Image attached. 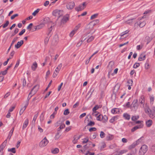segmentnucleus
<instances>
[{
	"mask_svg": "<svg viewBox=\"0 0 155 155\" xmlns=\"http://www.w3.org/2000/svg\"><path fill=\"white\" fill-rule=\"evenodd\" d=\"M146 106V108H144V110L146 113H147L149 116L151 118H153L155 117V112L153 110H151L149 107L147 106V104H145Z\"/></svg>",
	"mask_w": 155,
	"mask_h": 155,
	"instance_id": "nucleus-1",
	"label": "nucleus"
},
{
	"mask_svg": "<svg viewBox=\"0 0 155 155\" xmlns=\"http://www.w3.org/2000/svg\"><path fill=\"white\" fill-rule=\"evenodd\" d=\"M148 150L147 146L146 145H143L140 148L139 152V155H144Z\"/></svg>",
	"mask_w": 155,
	"mask_h": 155,
	"instance_id": "nucleus-2",
	"label": "nucleus"
},
{
	"mask_svg": "<svg viewBox=\"0 0 155 155\" xmlns=\"http://www.w3.org/2000/svg\"><path fill=\"white\" fill-rule=\"evenodd\" d=\"M52 15L53 16L56 17L58 18L63 15V11L61 10L56 9L53 11Z\"/></svg>",
	"mask_w": 155,
	"mask_h": 155,
	"instance_id": "nucleus-3",
	"label": "nucleus"
},
{
	"mask_svg": "<svg viewBox=\"0 0 155 155\" xmlns=\"http://www.w3.org/2000/svg\"><path fill=\"white\" fill-rule=\"evenodd\" d=\"M137 99L134 100L131 105V108L133 110H136L138 108V104Z\"/></svg>",
	"mask_w": 155,
	"mask_h": 155,
	"instance_id": "nucleus-4",
	"label": "nucleus"
},
{
	"mask_svg": "<svg viewBox=\"0 0 155 155\" xmlns=\"http://www.w3.org/2000/svg\"><path fill=\"white\" fill-rule=\"evenodd\" d=\"M142 138L141 137L130 145L129 147V149H131L134 148L136 146L138 145L140 143L142 142Z\"/></svg>",
	"mask_w": 155,
	"mask_h": 155,
	"instance_id": "nucleus-5",
	"label": "nucleus"
},
{
	"mask_svg": "<svg viewBox=\"0 0 155 155\" xmlns=\"http://www.w3.org/2000/svg\"><path fill=\"white\" fill-rule=\"evenodd\" d=\"M48 140L47 139L46 137H45L40 143L39 146L41 147H44L48 144Z\"/></svg>",
	"mask_w": 155,
	"mask_h": 155,
	"instance_id": "nucleus-6",
	"label": "nucleus"
},
{
	"mask_svg": "<svg viewBox=\"0 0 155 155\" xmlns=\"http://www.w3.org/2000/svg\"><path fill=\"white\" fill-rule=\"evenodd\" d=\"M139 102L140 104V107L144 108V109L145 108L144 107V105L145 104V99L143 95H142L141 96L139 100Z\"/></svg>",
	"mask_w": 155,
	"mask_h": 155,
	"instance_id": "nucleus-7",
	"label": "nucleus"
},
{
	"mask_svg": "<svg viewBox=\"0 0 155 155\" xmlns=\"http://www.w3.org/2000/svg\"><path fill=\"white\" fill-rule=\"evenodd\" d=\"M75 6V3L74 2H70L66 5L67 8L69 10L72 9Z\"/></svg>",
	"mask_w": 155,
	"mask_h": 155,
	"instance_id": "nucleus-8",
	"label": "nucleus"
},
{
	"mask_svg": "<svg viewBox=\"0 0 155 155\" xmlns=\"http://www.w3.org/2000/svg\"><path fill=\"white\" fill-rule=\"evenodd\" d=\"M39 88V86L37 85H35L32 89L30 92L29 94V95L32 94V95L34 94L37 91Z\"/></svg>",
	"mask_w": 155,
	"mask_h": 155,
	"instance_id": "nucleus-9",
	"label": "nucleus"
},
{
	"mask_svg": "<svg viewBox=\"0 0 155 155\" xmlns=\"http://www.w3.org/2000/svg\"><path fill=\"white\" fill-rule=\"evenodd\" d=\"M96 22V24H97L99 23V20L98 19H96L95 20H94L92 22H91L88 25V27L89 28H91L90 31L88 33H90L91 32L92 30H93V26L92 25H91V23H92L93 22Z\"/></svg>",
	"mask_w": 155,
	"mask_h": 155,
	"instance_id": "nucleus-10",
	"label": "nucleus"
},
{
	"mask_svg": "<svg viewBox=\"0 0 155 155\" xmlns=\"http://www.w3.org/2000/svg\"><path fill=\"white\" fill-rule=\"evenodd\" d=\"M143 127V125L142 124H140L139 125L133 127L131 130V131L132 132H134L137 130L138 129L142 128Z\"/></svg>",
	"mask_w": 155,
	"mask_h": 155,
	"instance_id": "nucleus-11",
	"label": "nucleus"
},
{
	"mask_svg": "<svg viewBox=\"0 0 155 155\" xmlns=\"http://www.w3.org/2000/svg\"><path fill=\"white\" fill-rule=\"evenodd\" d=\"M45 26L44 24H41L39 25L34 26V28L35 29L33 31H36L42 28Z\"/></svg>",
	"mask_w": 155,
	"mask_h": 155,
	"instance_id": "nucleus-12",
	"label": "nucleus"
},
{
	"mask_svg": "<svg viewBox=\"0 0 155 155\" xmlns=\"http://www.w3.org/2000/svg\"><path fill=\"white\" fill-rule=\"evenodd\" d=\"M54 26H51L49 28L47 31V34L48 36L51 37L52 34V31Z\"/></svg>",
	"mask_w": 155,
	"mask_h": 155,
	"instance_id": "nucleus-13",
	"label": "nucleus"
},
{
	"mask_svg": "<svg viewBox=\"0 0 155 155\" xmlns=\"http://www.w3.org/2000/svg\"><path fill=\"white\" fill-rule=\"evenodd\" d=\"M114 62L113 61H111L109 62L108 67L110 70L114 68Z\"/></svg>",
	"mask_w": 155,
	"mask_h": 155,
	"instance_id": "nucleus-14",
	"label": "nucleus"
},
{
	"mask_svg": "<svg viewBox=\"0 0 155 155\" xmlns=\"http://www.w3.org/2000/svg\"><path fill=\"white\" fill-rule=\"evenodd\" d=\"M24 42L23 40L18 41L17 44L15 46V47L17 49L19 48L23 44Z\"/></svg>",
	"mask_w": 155,
	"mask_h": 155,
	"instance_id": "nucleus-15",
	"label": "nucleus"
},
{
	"mask_svg": "<svg viewBox=\"0 0 155 155\" xmlns=\"http://www.w3.org/2000/svg\"><path fill=\"white\" fill-rule=\"evenodd\" d=\"M18 39V37H15V38H14L13 39V41H12V43H11L10 46V47H9V48H8V49L7 50V54H8V53L9 52L10 50V49H11V48L12 47V46L13 45V44L14 43V42L16 41Z\"/></svg>",
	"mask_w": 155,
	"mask_h": 155,
	"instance_id": "nucleus-16",
	"label": "nucleus"
},
{
	"mask_svg": "<svg viewBox=\"0 0 155 155\" xmlns=\"http://www.w3.org/2000/svg\"><path fill=\"white\" fill-rule=\"evenodd\" d=\"M94 39V37L93 36H88L85 39H87V43H89L92 41Z\"/></svg>",
	"mask_w": 155,
	"mask_h": 155,
	"instance_id": "nucleus-17",
	"label": "nucleus"
},
{
	"mask_svg": "<svg viewBox=\"0 0 155 155\" xmlns=\"http://www.w3.org/2000/svg\"><path fill=\"white\" fill-rule=\"evenodd\" d=\"M7 143V140H6L1 145L0 147V150L3 151V149L5 147Z\"/></svg>",
	"mask_w": 155,
	"mask_h": 155,
	"instance_id": "nucleus-18",
	"label": "nucleus"
},
{
	"mask_svg": "<svg viewBox=\"0 0 155 155\" xmlns=\"http://www.w3.org/2000/svg\"><path fill=\"white\" fill-rule=\"evenodd\" d=\"M75 8L76 11L79 12L83 10L84 8L83 6H82L81 4L79 5L78 6L76 7Z\"/></svg>",
	"mask_w": 155,
	"mask_h": 155,
	"instance_id": "nucleus-19",
	"label": "nucleus"
},
{
	"mask_svg": "<svg viewBox=\"0 0 155 155\" xmlns=\"http://www.w3.org/2000/svg\"><path fill=\"white\" fill-rule=\"evenodd\" d=\"M62 66V63L60 64L59 65H58L57 67L55 69L54 71L58 73L59 71L61 68Z\"/></svg>",
	"mask_w": 155,
	"mask_h": 155,
	"instance_id": "nucleus-20",
	"label": "nucleus"
},
{
	"mask_svg": "<svg viewBox=\"0 0 155 155\" xmlns=\"http://www.w3.org/2000/svg\"><path fill=\"white\" fill-rule=\"evenodd\" d=\"M146 55L144 54H141L138 58V60L140 61H143L145 59Z\"/></svg>",
	"mask_w": 155,
	"mask_h": 155,
	"instance_id": "nucleus-21",
	"label": "nucleus"
},
{
	"mask_svg": "<svg viewBox=\"0 0 155 155\" xmlns=\"http://www.w3.org/2000/svg\"><path fill=\"white\" fill-rule=\"evenodd\" d=\"M28 124V120L27 119L24 121L23 123V126L22 127L23 130L25 129L26 127H27Z\"/></svg>",
	"mask_w": 155,
	"mask_h": 155,
	"instance_id": "nucleus-22",
	"label": "nucleus"
},
{
	"mask_svg": "<svg viewBox=\"0 0 155 155\" xmlns=\"http://www.w3.org/2000/svg\"><path fill=\"white\" fill-rule=\"evenodd\" d=\"M69 17L64 16L63 17L61 21V22L63 24L66 23L69 20Z\"/></svg>",
	"mask_w": 155,
	"mask_h": 155,
	"instance_id": "nucleus-23",
	"label": "nucleus"
},
{
	"mask_svg": "<svg viewBox=\"0 0 155 155\" xmlns=\"http://www.w3.org/2000/svg\"><path fill=\"white\" fill-rule=\"evenodd\" d=\"M108 120V117L106 115L103 116L102 115L101 121L103 123H105Z\"/></svg>",
	"mask_w": 155,
	"mask_h": 155,
	"instance_id": "nucleus-24",
	"label": "nucleus"
},
{
	"mask_svg": "<svg viewBox=\"0 0 155 155\" xmlns=\"http://www.w3.org/2000/svg\"><path fill=\"white\" fill-rule=\"evenodd\" d=\"M123 117L126 120H129L130 119V115L127 113H124L123 114Z\"/></svg>",
	"mask_w": 155,
	"mask_h": 155,
	"instance_id": "nucleus-25",
	"label": "nucleus"
},
{
	"mask_svg": "<svg viewBox=\"0 0 155 155\" xmlns=\"http://www.w3.org/2000/svg\"><path fill=\"white\" fill-rule=\"evenodd\" d=\"M146 124L147 127H150L152 124V121L151 120H149L146 121Z\"/></svg>",
	"mask_w": 155,
	"mask_h": 155,
	"instance_id": "nucleus-26",
	"label": "nucleus"
},
{
	"mask_svg": "<svg viewBox=\"0 0 155 155\" xmlns=\"http://www.w3.org/2000/svg\"><path fill=\"white\" fill-rule=\"evenodd\" d=\"M14 129V127H13L12 128L11 130L9 132V134H8V138H9V139H10L11 137V136L13 134Z\"/></svg>",
	"mask_w": 155,
	"mask_h": 155,
	"instance_id": "nucleus-27",
	"label": "nucleus"
},
{
	"mask_svg": "<svg viewBox=\"0 0 155 155\" xmlns=\"http://www.w3.org/2000/svg\"><path fill=\"white\" fill-rule=\"evenodd\" d=\"M37 67V64L36 61H35L33 63L32 65L31 66L32 69L33 71H35V70L36 68Z\"/></svg>",
	"mask_w": 155,
	"mask_h": 155,
	"instance_id": "nucleus-28",
	"label": "nucleus"
},
{
	"mask_svg": "<svg viewBox=\"0 0 155 155\" xmlns=\"http://www.w3.org/2000/svg\"><path fill=\"white\" fill-rule=\"evenodd\" d=\"M114 138V136L113 135L109 134L106 137V140H112Z\"/></svg>",
	"mask_w": 155,
	"mask_h": 155,
	"instance_id": "nucleus-29",
	"label": "nucleus"
},
{
	"mask_svg": "<svg viewBox=\"0 0 155 155\" xmlns=\"http://www.w3.org/2000/svg\"><path fill=\"white\" fill-rule=\"evenodd\" d=\"M101 106L100 105H96L93 108L92 110L93 112L94 113H96V110L98 109L99 108H101Z\"/></svg>",
	"mask_w": 155,
	"mask_h": 155,
	"instance_id": "nucleus-30",
	"label": "nucleus"
},
{
	"mask_svg": "<svg viewBox=\"0 0 155 155\" xmlns=\"http://www.w3.org/2000/svg\"><path fill=\"white\" fill-rule=\"evenodd\" d=\"M134 19H135V18H133L130 19L128 20L127 21H125V23L127 24H128L130 25H131L133 22V20Z\"/></svg>",
	"mask_w": 155,
	"mask_h": 155,
	"instance_id": "nucleus-31",
	"label": "nucleus"
},
{
	"mask_svg": "<svg viewBox=\"0 0 155 155\" xmlns=\"http://www.w3.org/2000/svg\"><path fill=\"white\" fill-rule=\"evenodd\" d=\"M137 23L140 27L141 28L143 27L146 24V22L144 21H143L140 23L139 24L138 22H137Z\"/></svg>",
	"mask_w": 155,
	"mask_h": 155,
	"instance_id": "nucleus-32",
	"label": "nucleus"
},
{
	"mask_svg": "<svg viewBox=\"0 0 155 155\" xmlns=\"http://www.w3.org/2000/svg\"><path fill=\"white\" fill-rule=\"evenodd\" d=\"M129 31L128 30H126L121 33L120 34L121 37L120 39H123L124 38H123L124 36L126 34H127L129 32Z\"/></svg>",
	"mask_w": 155,
	"mask_h": 155,
	"instance_id": "nucleus-33",
	"label": "nucleus"
},
{
	"mask_svg": "<svg viewBox=\"0 0 155 155\" xmlns=\"http://www.w3.org/2000/svg\"><path fill=\"white\" fill-rule=\"evenodd\" d=\"M95 122L93 121H90L87 124V126H92L95 125Z\"/></svg>",
	"mask_w": 155,
	"mask_h": 155,
	"instance_id": "nucleus-34",
	"label": "nucleus"
},
{
	"mask_svg": "<svg viewBox=\"0 0 155 155\" xmlns=\"http://www.w3.org/2000/svg\"><path fill=\"white\" fill-rule=\"evenodd\" d=\"M118 112H119V109L117 108H114L111 110V112L113 114H117Z\"/></svg>",
	"mask_w": 155,
	"mask_h": 155,
	"instance_id": "nucleus-35",
	"label": "nucleus"
},
{
	"mask_svg": "<svg viewBox=\"0 0 155 155\" xmlns=\"http://www.w3.org/2000/svg\"><path fill=\"white\" fill-rule=\"evenodd\" d=\"M150 104L152 105L154 103V97L153 96H150Z\"/></svg>",
	"mask_w": 155,
	"mask_h": 155,
	"instance_id": "nucleus-36",
	"label": "nucleus"
},
{
	"mask_svg": "<svg viewBox=\"0 0 155 155\" xmlns=\"http://www.w3.org/2000/svg\"><path fill=\"white\" fill-rule=\"evenodd\" d=\"M59 151V149L58 148H55L53 150H51L52 153L53 154H56Z\"/></svg>",
	"mask_w": 155,
	"mask_h": 155,
	"instance_id": "nucleus-37",
	"label": "nucleus"
},
{
	"mask_svg": "<svg viewBox=\"0 0 155 155\" xmlns=\"http://www.w3.org/2000/svg\"><path fill=\"white\" fill-rule=\"evenodd\" d=\"M40 10V9L38 8L32 13V15H33L34 16H35L39 12Z\"/></svg>",
	"mask_w": 155,
	"mask_h": 155,
	"instance_id": "nucleus-38",
	"label": "nucleus"
},
{
	"mask_svg": "<svg viewBox=\"0 0 155 155\" xmlns=\"http://www.w3.org/2000/svg\"><path fill=\"white\" fill-rule=\"evenodd\" d=\"M139 118L138 116H133L131 118V119L133 121H135Z\"/></svg>",
	"mask_w": 155,
	"mask_h": 155,
	"instance_id": "nucleus-39",
	"label": "nucleus"
},
{
	"mask_svg": "<svg viewBox=\"0 0 155 155\" xmlns=\"http://www.w3.org/2000/svg\"><path fill=\"white\" fill-rule=\"evenodd\" d=\"M147 40V45L148 44V43L152 40V38H150L148 36H147L145 38Z\"/></svg>",
	"mask_w": 155,
	"mask_h": 155,
	"instance_id": "nucleus-40",
	"label": "nucleus"
},
{
	"mask_svg": "<svg viewBox=\"0 0 155 155\" xmlns=\"http://www.w3.org/2000/svg\"><path fill=\"white\" fill-rule=\"evenodd\" d=\"M127 152V151L125 150H122L120 151L119 152H117L118 155H121L122 154L125 153Z\"/></svg>",
	"mask_w": 155,
	"mask_h": 155,
	"instance_id": "nucleus-41",
	"label": "nucleus"
},
{
	"mask_svg": "<svg viewBox=\"0 0 155 155\" xmlns=\"http://www.w3.org/2000/svg\"><path fill=\"white\" fill-rule=\"evenodd\" d=\"M8 151L11 152L13 153H15L16 152V151H15V148H12L11 149L9 148L8 149Z\"/></svg>",
	"mask_w": 155,
	"mask_h": 155,
	"instance_id": "nucleus-42",
	"label": "nucleus"
},
{
	"mask_svg": "<svg viewBox=\"0 0 155 155\" xmlns=\"http://www.w3.org/2000/svg\"><path fill=\"white\" fill-rule=\"evenodd\" d=\"M69 113L70 112L69 111V109H67L64 111L63 114L64 115H66L69 114Z\"/></svg>",
	"mask_w": 155,
	"mask_h": 155,
	"instance_id": "nucleus-43",
	"label": "nucleus"
},
{
	"mask_svg": "<svg viewBox=\"0 0 155 155\" xmlns=\"http://www.w3.org/2000/svg\"><path fill=\"white\" fill-rule=\"evenodd\" d=\"M51 37L47 36V37L45 39V44H47L49 41V39Z\"/></svg>",
	"mask_w": 155,
	"mask_h": 155,
	"instance_id": "nucleus-44",
	"label": "nucleus"
},
{
	"mask_svg": "<svg viewBox=\"0 0 155 155\" xmlns=\"http://www.w3.org/2000/svg\"><path fill=\"white\" fill-rule=\"evenodd\" d=\"M81 26L80 24H78L77 25L74 29V30L76 32L78 29L80 28Z\"/></svg>",
	"mask_w": 155,
	"mask_h": 155,
	"instance_id": "nucleus-45",
	"label": "nucleus"
},
{
	"mask_svg": "<svg viewBox=\"0 0 155 155\" xmlns=\"http://www.w3.org/2000/svg\"><path fill=\"white\" fill-rule=\"evenodd\" d=\"M102 115L100 114L97 117L96 119L97 120L101 121Z\"/></svg>",
	"mask_w": 155,
	"mask_h": 155,
	"instance_id": "nucleus-46",
	"label": "nucleus"
},
{
	"mask_svg": "<svg viewBox=\"0 0 155 155\" xmlns=\"http://www.w3.org/2000/svg\"><path fill=\"white\" fill-rule=\"evenodd\" d=\"M100 136L101 138H104L105 136V134L104 132L102 131H101L100 134Z\"/></svg>",
	"mask_w": 155,
	"mask_h": 155,
	"instance_id": "nucleus-47",
	"label": "nucleus"
},
{
	"mask_svg": "<svg viewBox=\"0 0 155 155\" xmlns=\"http://www.w3.org/2000/svg\"><path fill=\"white\" fill-rule=\"evenodd\" d=\"M9 24V21H7L6 23L4 25H2V27L3 28H5L7 27Z\"/></svg>",
	"mask_w": 155,
	"mask_h": 155,
	"instance_id": "nucleus-48",
	"label": "nucleus"
},
{
	"mask_svg": "<svg viewBox=\"0 0 155 155\" xmlns=\"http://www.w3.org/2000/svg\"><path fill=\"white\" fill-rule=\"evenodd\" d=\"M127 83L128 84V85L132 86L133 84V81L132 80L130 79L127 81Z\"/></svg>",
	"mask_w": 155,
	"mask_h": 155,
	"instance_id": "nucleus-49",
	"label": "nucleus"
},
{
	"mask_svg": "<svg viewBox=\"0 0 155 155\" xmlns=\"http://www.w3.org/2000/svg\"><path fill=\"white\" fill-rule=\"evenodd\" d=\"M98 15V14H95L92 15L91 17V19H93L96 18Z\"/></svg>",
	"mask_w": 155,
	"mask_h": 155,
	"instance_id": "nucleus-50",
	"label": "nucleus"
},
{
	"mask_svg": "<svg viewBox=\"0 0 155 155\" xmlns=\"http://www.w3.org/2000/svg\"><path fill=\"white\" fill-rule=\"evenodd\" d=\"M140 64L138 63H136L133 66V68H136L140 66Z\"/></svg>",
	"mask_w": 155,
	"mask_h": 155,
	"instance_id": "nucleus-51",
	"label": "nucleus"
},
{
	"mask_svg": "<svg viewBox=\"0 0 155 155\" xmlns=\"http://www.w3.org/2000/svg\"><path fill=\"white\" fill-rule=\"evenodd\" d=\"M83 140H84L82 141V143H86L88 142L89 139L88 137L84 138Z\"/></svg>",
	"mask_w": 155,
	"mask_h": 155,
	"instance_id": "nucleus-52",
	"label": "nucleus"
},
{
	"mask_svg": "<svg viewBox=\"0 0 155 155\" xmlns=\"http://www.w3.org/2000/svg\"><path fill=\"white\" fill-rule=\"evenodd\" d=\"M145 68L147 69H148L150 68V65L148 63L146 62L145 64Z\"/></svg>",
	"mask_w": 155,
	"mask_h": 155,
	"instance_id": "nucleus-53",
	"label": "nucleus"
},
{
	"mask_svg": "<svg viewBox=\"0 0 155 155\" xmlns=\"http://www.w3.org/2000/svg\"><path fill=\"white\" fill-rule=\"evenodd\" d=\"M143 46V45H138L137 46V49L138 50H139L142 48Z\"/></svg>",
	"mask_w": 155,
	"mask_h": 155,
	"instance_id": "nucleus-54",
	"label": "nucleus"
},
{
	"mask_svg": "<svg viewBox=\"0 0 155 155\" xmlns=\"http://www.w3.org/2000/svg\"><path fill=\"white\" fill-rule=\"evenodd\" d=\"M76 32L73 30L70 33L69 35L71 37H72Z\"/></svg>",
	"mask_w": 155,
	"mask_h": 155,
	"instance_id": "nucleus-55",
	"label": "nucleus"
},
{
	"mask_svg": "<svg viewBox=\"0 0 155 155\" xmlns=\"http://www.w3.org/2000/svg\"><path fill=\"white\" fill-rule=\"evenodd\" d=\"M60 136L59 135V133L58 132L56 134L54 137L55 139L56 140L58 139L60 137Z\"/></svg>",
	"mask_w": 155,
	"mask_h": 155,
	"instance_id": "nucleus-56",
	"label": "nucleus"
},
{
	"mask_svg": "<svg viewBox=\"0 0 155 155\" xmlns=\"http://www.w3.org/2000/svg\"><path fill=\"white\" fill-rule=\"evenodd\" d=\"M96 130H97V129L96 128H95V127H92V128H90L89 129V130L90 132H92V131H96Z\"/></svg>",
	"mask_w": 155,
	"mask_h": 155,
	"instance_id": "nucleus-57",
	"label": "nucleus"
},
{
	"mask_svg": "<svg viewBox=\"0 0 155 155\" xmlns=\"http://www.w3.org/2000/svg\"><path fill=\"white\" fill-rule=\"evenodd\" d=\"M116 117H112L110 120L109 121L111 123H113L115 120Z\"/></svg>",
	"mask_w": 155,
	"mask_h": 155,
	"instance_id": "nucleus-58",
	"label": "nucleus"
},
{
	"mask_svg": "<svg viewBox=\"0 0 155 155\" xmlns=\"http://www.w3.org/2000/svg\"><path fill=\"white\" fill-rule=\"evenodd\" d=\"M25 110V109L23 107L21 108V109L20 112H19L20 115H21L24 112V111Z\"/></svg>",
	"mask_w": 155,
	"mask_h": 155,
	"instance_id": "nucleus-59",
	"label": "nucleus"
},
{
	"mask_svg": "<svg viewBox=\"0 0 155 155\" xmlns=\"http://www.w3.org/2000/svg\"><path fill=\"white\" fill-rule=\"evenodd\" d=\"M33 25V24L31 23L29 24V25L27 27V29H29L31 30V27Z\"/></svg>",
	"mask_w": 155,
	"mask_h": 155,
	"instance_id": "nucleus-60",
	"label": "nucleus"
},
{
	"mask_svg": "<svg viewBox=\"0 0 155 155\" xmlns=\"http://www.w3.org/2000/svg\"><path fill=\"white\" fill-rule=\"evenodd\" d=\"M151 151L153 152H155V145H153L151 147Z\"/></svg>",
	"mask_w": 155,
	"mask_h": 155,
	"instance_id": "nucleus-61",
	"label": "nucleus"
},
{
	"mask_svg": "<svg viewBox=\"0 0 155 155\" xmlns=\"http://www.w3.org/2000/svg\"><path fill=\"white\" fill-rule=\"evenodd\" d=\"M15 54V51H12L10 53V58H12Z\"/></svg>",
	"mask_w": 155,
	"mask_h": 155,
	"instance_id": "nucleus-62",
	"label": "nucleus"
},
{
	"mask_svg": "<svg viewBox=\"0 0 155 155\" xmlns=\"http://www.w3.org/2000/svg\"><path fill=\"white\" fill-rule=\"evenodd\" d=\"M18 15L17 14H16L12 15L11 17V18L12 20L15 17L18 16Z\"/></svg>",
	"mask_w": 155,
	"mask_h": 155,
	"instance_id": "nucleus-63",
	"label": "nucleus"
},
{
	"mask_svg": "<svg viewBox=\"0 0 155 155\" xmlns=\"http://www.w3.org/2000/svg\"><path fill=\"white\" fill-rule=\"evenodd\" d=\"M94 153H91L89 152V151H87V152L85 154L86 155H94Z\"/></svg>",
	"mask_w": 155,
	"mask_h": 155,
	"instance_id": "nucleus-64",
	"label": "nucleus"
}]
</instances>
